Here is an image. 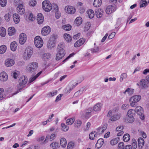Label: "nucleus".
Returning <instances> with one entry per match:
<instances>
[{
	"instance_id": "c85d7f7f",
	"label": "nucleus",
	"mask_w": 149,
	"mask_h": 149,
	"mask_svg": "<svg viewBox=\"0 0 149 149\" xmlns=\"http://www.w3.org/2000/svg\"><path fill=\"white\" fill-rule=\"evenodd\" d=\"M120 117V114H117L112 116L110 118V120L112 121H114L119 119Z\"/></svg>"
},
{
	"instance_id": "f8f14e48",
	"label": "nucleus",
	"mask_w": 149,
	"mask_h": 149,
	"mask_svg": "<svg viewBox=\"0 0 149 149\" xmlns=\"http://www.w3.org/2000/svg\"><path fill=\"white\" fill-rule=\"evenodd\" d=\"M116 10V7L112 5L108 6L106 9L107 14H109L114 12Z\"/></svg>"
},
{
	"instance_id": "473e14b6",
	"label": "nucleus",
	"mask_w": 149,
	"mask_h": 149,
	"mask_svg": "<svg viewBox=\"0 0 149 149\" xmlns=\"http://www.w3.org/2000/svg\"><path fill=\"white\" fill-rule=\"evenodd\" d=\"M15 32V29L13 27H10L8 29V33L10 36L13 35Z\"/></svg>"
},
{
	"instance_id": "f704fd0d",
	"label": "nucleus",
	"mask_w": 149,
	"mask_h": 149,
	"mask_svg": "<svg viewBox=\"0 0 149 149\" xmlns=\"http://www.w3.org/2000/svg\"><path fill=\"white\" fill-rule=\"evenodd\" d=\"M97 136V134L96 132H92L89 135V138L91 140H93L95 139Z\"/></svg>"
},
{
	"instance_id": "9d476101",
	"label": "nucleus",
	"mask_w": 149,
	"mask_h": 149,
	"mask_svg": "<svg viewBox=\"0 0 149 149\" xmlns=\"http://www.w3.org/2000/svg\"><path fill=\"white\" fill-rule=\"evenodd\" d=\"M27 40L26 36L24 33H22L20 34L19 38V42L21 45L24 44L26 42Z\"/></svg>"
},
{
	"instance_id": "393cba45",
	"label": "nucleus",
	"mask_w": 149,
	"mask_h": 149,
	"mask_svg": "<svg viewBox=\"0 0 149 149\" xmlns=\"http://www.w3.org/2000/svg\"><path fill=\"white\" fill-rule=\"evenodd\" d=\"M103 143V139L102 138L100 139L97 140V142L95 145V146L99 149L102 146Z\"/></svg>"
},
{
	"instance_id": "5fc2aeb1",
	"label": "nucleus",
	"mask_w": 149,
	"mask_h": 149,
	"mask_svg": "<svg viewBox=\"0 0 149 149\" xmlns=\"http://www.w3.org/2000/svg\"><path fill=\"white\" fill-rule=\"evenodd\" d=\"M90 26L91 24L89 22L86 23L84 27V31H88L89 29Z\"/></svg>"
},
{
	"instance_id": "412c9836",
	"label": "nucleus",
	"mask_w": 149,
	"mask_h": 149,
	"mask_svg": "<svg viewBox=\"0 0 149 149\" xmlns=\"http://www.w3.org/2000/svg\"><path fill=\"white\" fill-rule=\"evenodd\" d=\"M92 111V108H89L86 111L85 117L86 119H88L91 116V112Z\"/></svg>"
},
{
	"instance_id": "7c9ffc66",
	"label": "nucleus",
	"mask_w": 149,
	"mask_h": 149,
	"mask_svg": "<svg viewBox=\"0 0 149 149\" xmlns=\"http://www.w3.org/2000/svg\"><path fill=\"white\" fill-rule=\"evenodd\" d=\"M101 106L100 104H96L93 107V109L95 111H100L101 109Z\"/></svg>"
},
{
	"instance_id": "49530a36",
	"label": "nucleus",
	"mask_w": 149,
	"mask_h": 149,
	"mask_svg": "<svg viewBox=\"0 0 149 149\" xmlns=\"http://www.w3.org/2000/svg\"><path fill=\"white\" fill-rule=\"evenodd\" d=\"M62 28L66 31H69L71 29V26L68 24L64 25L62 26Z\"/></svg>"
},
{
	"instance_id": "bb28decb",
	"label": "nucleus",
	"mask_w": 149,
	"mask_h": 149,
	"mask_svg": "<svg viewBox=\"0 0 149 149\" xmlns=\"http://www.w3.org/2000/svg\"><path fill=\"white\" fill-rule=\"evenodd\" d=\"M51 57V55L49 53H44L42 55V59L45 61H47Z\"/></svg>"
},
{
	"instance_id": "6e6552de",
	"label": "nucleus",
	"mask_w": 149,
	"mask_h": 149,
	"mask_svg": "<svg viewBox=\"0 0 149 149\" xmlns=\"http://www.w3.org/2000/svg\"><path fill=\"white\" fill-rule=\"evenodd\" d=\"M78 84V83L70 82L65 90V92L66 93H69L70 91H72Z\"/></svg>"
},
{
	"instance_id": "9b49d317",
	"label": "nucleus",
	"mask_w": 149,
	"mask_h": 149,
	"mask_svg": "<svg viewBox=\"0 0 149 149\" xmlns=\"http://www.w3.org/2000/svg\"><path fill=\"white\" fill-rule=\"evenodd\" d=\"M51 31L50 28L49 26H46L44 27L41 31V33L44 36L48 35Z\"/></svg>"
},
{
	"instance_id": "7ed1b4c3",
	"label": "nucleus",
	"mask_w": 149,
	"mask_h": 149,
	"mask_svg": "<svg viewBox=\"0 0 149 149\" xmlns=\"http://www.w3.org/2000/svg\"><path fill=\"white\" fill-rule=\"evenodd\" d=\"M33 53V48L29 47H26L23 56L24 59L28 60L30 59Z\"/></svg>"
},
{
	"instance_id": "c756f323",
	"label": "nucleus",
	"mask_w": 149,
	"mask_h": 149,
	"mask_svg": "<svg viewBox=\"0 0 149 149\" xmlns=\"http://www.w3.org/2000/svg\"><path fill=\"white\" fill-rule=\"evenodd\" d=\"M134 120V118L133 116H127L125 118V122L126 123H132Z\"/></svg>"
},
{
	"instance_id": "8fccbe9b",
	"label": "nucleus",
	"mask_w": 149,
	"mask_h": 149,
	"mask_svg": "<svg viewBox=\"0 0 149 149\" xmlns=\"http://www.w3.org/2000/svg\"><path fill=\"white\" fill-rule=\"evenodd\" d=\"M74 146V143L72 141L70 142L68 144L67 149H72Z\"/></svg>"
},
{
	"instance_id": "f257e3e1",
	"label": "nucleus",
	"mask_w": 149,
	"mask_h": 149,
	"mask_svg": "<svg viewBox=\"0 0 149 149\" xmlns=\"http://www.w3.org/2000/svg\"><path fill=\"white\" fill-rule=\"evenodd\" d=\"M64 44L63 43H59L57 49V53L56 57V59L57 61L61 59L64 56L65 53L64 49Z\"/></svg>"
},
{
	"instance_id": "603ef678",
	"label": "nucleus",
	"mask_w": 149,
	"mask_h": 149,
	"mask_svg": "<svg viewBox=\"0 0 149 149\" xmlns=\"http://www.w3.org/2000/svg\"><path fill=\"white\" fill-rule=\"evenodd\" d=\"M146 4L147 1L146 0H141L140 2V7L145 6Z\"/></svg>"
},
{
	"instance_id": "de8ad7c7",
	"label": "nucleus",
	"mask_w": 149,
	"mask_h": 149,
	"mask_svg": "<svg viewBox=\"0 0 149 149\" xmlns=\"http://www.w3.org/2000/svg\"><path fill=\"white\" fill-rule=\"evenodd\" d=\"M133 89L128 88L123 92V93L125 94L126 93H127L130 95H131L133 93Z\"/></svg>"
},
{
	"instance_id": "a19ab883",
	"label": "nucleus",
	"mask_w": 149,
	"mask_h": 149,
	"mask_svg": "<svg viewBox=\"0 0 149 149\" xmlns=\"http://www.w3.org/2000/svg\"><path fill=\"white\" fill-rule=\"evenodd\" d=\"M50 146L52 148H57L60 147V145L58 143L56 142H54L52 143L50 145Z\"/></svg>"
},
{
	"instance_id": "6ab92c4d",
	"label": "nucleus",
	"mask_w": 149,
	"mask_h": 149,
	"mask_svg": "<svg viewBox=\"0 0 149 149\" xmlns=\"http://www.w3.org/2000/svg\"><path fill=\"white\" fill-rule=\"evenodd\" d=\"M149 84L148 81L145 79H142L140 81V85L142 88L147 87Z\"/></svg>"
},
{
	"instance_id": "1a4fd4ad",
	"label": "nucleus",
	"mask_w": 149,
	"mask_h": 149,
	"mask_svg": "<svg viewBox=\"0 0 149 149\" xmlns=\"http://www.w3.org/2000/svg\"><path fill=\"white\" fill-rule=\"evenodd\" d=\"M135 112L137 113L141 117H140V118L143 120V108L140 106H138L136 107L135 110Z\"/></svg>"
},
{
	"instance_id": "0eeeda50",
	"label": "nucleus",
	"mask_w": 149,
	"mask_h": 149,
	"mask_svg": "<svg viewBox=\"0 0 149 149\" xmlns=\"http://www.w3.org/2000/svg\"><path fill=\"white\" fill-rule=\"evenodd\" d=\"M38 66L36 62H33L28 65L27 67V70L29 72H33L36 70Z\"/></svg>"
},
{
	"instance_id": "a18cd8bd",
	"label": "nucleus",
	"mask_w": 149,
	"mask_h": 149,
	"mask_svg": "<svg viewBox=\"0 0 149 149\" xmlns=\"http://www.w3.org/2000/svg\"><path fill=\"white\" fill-rule=\"evenodd\" d=\"M14 3L15 6H17L23 4V2L21 0H15L14 1Z\"/></svg>"
},
{
	"instance_id": "864d4df0",
	"label": "nucleus",
	"mask_w": 149,
	"mask_h": 149,
	"mask_svg": "<svg viewBox=\"0 0 149 149\" xmlns=\"http://www.w3.org/2000/svg\"><path fill=\"white\" fill-rule=\"evenodd\" d=\"M118 142V141L117 139H114L110 141V143L111 145L113 146L117 144Z\"/></svg>"
},
{
	"instance_id": "4c0bfd02",
	"label": "nucleus",
	"mask_w": 149,
	"mask_h": 149,
	"mask_svg": "<svg viewBox=\"0 0 149 149\" xmlns=\"http://www.w3.org/2000/svg\"><path fill=\"white\" fill-rule=\"evenodd\" d=\"M61 126L62 127V130L64 132L67 131L69 128V127L66 125L65 123H62L61 124Z\"/></svg>"
},
{
	"instance_id": "2f4dec72",
	"label": "nucleus",
	"mask_w": 149,
	"mask_h": 149,
	"mask_svg": "<svg viewBox=\"0 0 149 149\" xmlns=\"http://www.w3.org/2000/svg\"><path fill=\"white\" fill-rule=\"evenodd\" d=\"M102 3V0H94L93 5L96 7L100 6Z\"/></svg>"
},
{
	"instance_id": "aec40b11",
	"label": "nucleus",
	"mask_w": 149,
	"mask_h": 149,
	"mask_svg": "<svg viewBox=\"0 0 149 149\" xmlns=\"http://www.w3.org/2000/svg\"><path fill=\"white\" fill-rule=\"evenodd\" d=\"M44 20V17L42 15L39 13L37 15V20L39 24H42Z\"/></svg>"
},
{
	"instance_id": "6e6d98bb",
	"label": "nucleus",
	"mask_w": 149,
	"mask_h": 149,
	"mask_svg": "<svg viewBox=\"0 0 149 149\" xmlns=\"http://www.w3.org/2000/svg\"><path fill=\"white\" fill-rule=\"evenodd\" d=\"M4 18L7 22H9L10 20L11 16L10 14L8 13L5 15Z\"/></svg>"
},
{
	"instance_id": "58836bf2",
	"label": "nucleus",
	"mask_w": 149,
	"mask_h": 149,
	"mask_svg": "<svg viewBox=\"0 0 149 149\" xmlns=\"http://www.w3.org/2000/svg\"><path fill=\"white\" fill-rule=\"evenodd\" d=\"M89 17L90 18H92L94 16L95 14L93 11L92 10H89L87 11Z\"/></svg>"
},
{
	"instance_id": "052dcab7",
	"label": "nucleus",
	"mask_w": 149,
	"mask_h": 149,
	"mask_svg": "<svg viewBox=\"0 0 149 149\" xmlns=\"http://www.w3.org/2000/svg\"><path fill=\"white\" fill-rule=\"evenodd\" d=\"M36 3V2L35 0H31L29 2V4L30 6H34Z\"/></svg>"
},
{
	"instance_id": "4468645a",
	"label": "nucleus",
	"mask_w": 149,
	"mask_h": 149,
	"mask_svg": "<svg viewBox=\"0 0 149 149\" xmlns=\"http://www.w3.org/2000/svg\"><path fill=\"white\" fill-rule=\"evenodd\" d=\"M8 79L7 74L5 72H2L0 73V80L5 81Z\"/></svg>"
},
{
	"instance_id": "c03bdc74",
	"label": "nucleus",
	"mask_w": 149,
	"mask_h": 149,
	"mask_svg": "<svg viewBox=\"0 0 149 149\" xmlns=\"http://www.w3.org/2000/svg\"><path fill=\"white\" fill-rule=\"evenodd\" d=\"M75 119L74 118H71L68 119L66 120V123L68 125H71L74 122Z\"/></svg>"
},
{
	"instance_id": "a211bd4d",
	"label": "nucleus",
	"mask_w": 149,
	"mask_h": 149,
	"mask_svg": "<svg viewBox=\"0 0 149 149\" xmlns=\"http://www.w3.org/2000/svg\"><path fill=\"white\" fill-rule=\"evenodd\" d=\"M55 45L54 38H50L47 43V46L49 48H51L55 47Z\"/></svg>"
},
{
	"instance_id": "20e7f679",
	"label": "nucleus",
	"mask_w": 149,
	"mask_h": 149,
	"mask_svg": "<svg viewBox=\"0 0 149 149\" xmlns=\"http://www.w3.org/2000/svg\"><path fill=\"white\" fill-rule=\"evenodd\" d=\"M141 97L140 95H136L131 97L130 99V105L132 107L135 106V104L141 99Z\"/></svg>"
},
{
	"instance_id": "ddd939ff",
	"label": "nucleus",
	"mask_w": 149,
	"mask_h": 149,
	"mask_svg": "<svg viewBox=\"0 0 149 149\" xmlns=\"http://www.w3.org/2000/svg\"><path fill=\"white\" fill-rule=\"evenodd\" d=\"M65 10L67 13L70 14H74L75 11V8L71 6H66Z\"/></svg>"
},
{
	"instance_id": "dca6fc26",
	"label": "nucleus",
	"mask_w": 149,
	"mask_h": 149,
	"mask_svg": "<svg viewBox=\"0 0 149 149\" xmlns=\"http://www.w3.org/2000/svg\"><path fill=\"white\" fill-rule=\"evenodd\" d=\"M15 63V61L13 59H8L5 61V64L7 67H10L13 66Z\"/></svg>"
},
{
	"instance_id": "ea45409f",
	"label": "nucleus",
	"mask_w": 149,
	"mask_h": 149,
	"mask_svg": "<svg viewBox=\"0 0 149 149\" xmlns=\"http://www.w3.org/2000/svg\"><path fill=\"white\" fill-rule=\"evenodd\" d=\"M6 31L5 28L3 27L0 28V35L2 37H4L6 35Z\"/></svg>"
},
{
	"instance_id": "774afa93",
	"label": "nucleus",
	"mask_w": 149,
	"mask_h": 149,
	"mask_svg": "<svg viewBox=\"0 0 149 149\" xmlns=\"http://www.w3.org/2000/svg\"><path fill=\"white\" fill-rule=\"evenodd\" d=\"M57 93V91H55L54 92L52 93L50 92L49 93L48 95L50 97H53L54 95H56Z\"/></svg>"
},
{
	"instance_id": "4be33fe9",
	"label": "nucleus",
	"mask_w": 149,
	"mask_h": 149,
	"mask_svg": "<svg viewBox=\"0 0 149 149\" xmlns=\"http://www.w3.org/2000/svg\"><path fill=\"white\" fill-rule=\"evenodd\" d=\"M42 71H41L39 72L35 76H32L30 78L29 80V83H31V82H33L34 80H36V79L42 73Z\"/></svg>"
},
{
	"instance_id": "3c124183",
	"label": "nucleus",
	"mask_w": 149,
	"mask_h": 149,
	"mask_svg": "<svg viewBox=\"0 0 149 149\" xmlns=\"http://www.w3.org/2000/svg\"><path fill=\"white\" fill-rule=\"evenodd\" d=\"M135 110H133L132 109H130L129 110L127 113V115L128 116H133V115L134 113Z\"/></svg>"
},
{
	"instance_id": "bf43d9fd",
	"label": "nucleus",
	"mask_w": 149,
	"mask_h": 149,
	"mask_svg": "<svg viewBox=\"0 0 149 149\" xmlns=\"http://www.w3.org/2000/svg\"><path fill=\"white\" fill-rule=\"evenodd\" d=\"M124 143L123 142H120L118 144V149H124L125 148Z\"/></svg>"
},
{
	"instance_id": "39448f33",
	"label": "nucleus",
	"mask_w": 149,
	"mask_h": 149,
	"mask_svg": "<svg viewBox=\"0 0 149 149\" xmlns=\"http://www.w3.org/2000/svg\"><path fill=\"white\" fill-rule=\"evenodd\" d=\"M34 43L35 46L38 48L41 47L43 44L42 38L40 36H36L34 39Z\"/></svg>"
},
{
	"instance_id": "f3484780",
	"label": "nucleus",
	"mask_w": 149,
	"mask_h": 149,
	"mask_svg": "<svg viewBox=\"0 0 149 149\" xmlns=\"http://www.w3.org/2000/svg\"><path fill=\"white\" fill-rule=\"evenodd\" d=\"M85 41V39L84 38H81L74 43V46L75 47H79L83 45Z\"/></svg>"
},
{
	"instance_id": "4d7b16f0",
	"label": "nucleus",
	"mask_w": 149,
	"mask_h": 149,
	"mask_svg": "<svg viewBox=\"0 0 149 149\" xmlns=\"http://www.w3.org/2000/svg\"><path fill=\"white\" fill-rule=\"evenodd\" d=\"M7 3L6 0H0V4L2 7H5Z\"/></svg>"
},
{
	"instance_id": "13d9d810",
	"label": "nucleus",
	"mask_w": 149,
	"mask_h": 149,
	"mask_svg": "<svg viewBox=\"0 0 149 149\" xmlns=\"http://www.w3.org/2000/svg\"><path fill=\"white\" fill-rule=\"evenodd\" d=\"M91 51L93 53H97L99 52V49L98 47H95L91 49Z\"/></svg>"
},
{
	"instance_id": "c9c22d12",
	"label": "nucleus",
	"mask_w": 149,
	"mask_h": 149,
	"mask_svg": "<svg viewBox=\"0 0 149 149\" xmlns=\"http://www.w3.org/2000/svg\"><path fill=\"white\" fill-rule=\"evenodd\" d=\"M64 38L66 41L68 42H70L71 41V37L69 34L65 33L64 35Z\"/></svg>"
},
{
	"instance_id": "b1692460",
	"label": "nucleus",
	"mask_w": 149,
	"mask_h": 149,
	"mask_svg": "<svg viewBox=\"0 0 149 149\" xmlns=\"http://www.w3.org/2000/svg\"><path fill=\"white\" fill-rule=\"evenodd\" d=\"M13 19L16 24L18 23L20 21V17L19 15L16 13L14 14L13 15Z\"/></svg>"
},
{
	"instance_id": "69168bd1",
	"label": "nucleus",
	"mask_w": 149,
	"mask_h": 149,
	"mask_svg": "<svg viewBox=\"0 0 149 149\" xmlns=\"http://www.w3.org/2000/svg\"><path fill=\"white\" fill-rule=\"evenodd\" d=\"M116 33L115 32H113L110 34L108 36L109 39H111L113 38L115 36Z\"/></svg>"
},
{
	"instance_id": "423d86ee",
	"label": "nucleus",
	"mask_w": 149,
	"mask_h": 149,
	"mask_svg": "<svg viewBox=\"0 0 149 149\" xmlns=\"http://www.w3.org/2000/svg\"><path fill=\"white\" fill-rule=\"evenodd\" d=\"M43 9L47 12L50 11L52 9L51 5L48 1H45L42 3Z\"/></svg>"
},
{
	"instance_id": "5701e85b",
	"label": "nucleus",
	"mask_w": 149,
	"mask_h": 149,
	"mask_svg": "<svg viewBox=\"0 0 149 149\" xmlns=\"http://www.w3.org/2000/svg\"><path fill=\"white\" fill-rule=\"evenodd\" d=\"M139 147L140 148H141L143 146L144 144V140L142 138H139L138 140Z\"/></svg>"
},
{
	"instance_id": "09e8293b",
	"label": "nucleus",
	"mask_w": 149,
	"mask_h": 149,
	"mask_svg": "<svg viewBox=\"0 0 149 149\" xmlns=\"http://www.w3.org/2000/svg\"><path fill=\"white\" fill-rule=\"evenodd\" d=\"M127 75L126 73H124L122 74L120 76V82H122L123 79H125L127 77Z\"/></svg>"
},
{
	"instance_id": "a878e982",
	"label": "nucleus",
	"mask_w": 149,
	"mask_h": 149,
	"mask_svg": "<svg viewBox=\"0 0 149 149\" xmlns=\"http://www.w3.org/2000/svg\"><path fill=\"white\" fill-rule=\"evenodd\" d=\"M17 43L15 41H13L10 44V47L11 49L13 51H15L17 49Z\"/></svg>"
},
{
	"instance_id": "680f3d73",
	"label": "nucleus",
	"mask_w": 149,
	"mask_h": 149,
	"mask_svg": "<svg viewBox=\"0 0 149 149\" xmlns=\"http://www.w3.org/2000/svg\"><path fill=\"white\" fill-rule=\"evenodd\" d=\"M132 148L133 149H135L137 146V144L135 140L133 141V142L132 143Z\"/></svg>"
},
{
	"instance_id": "cd10ccee",
	"label": "nucleus",
	"mask_w": 149,
	"mask_h": 149,
	"mask_svg": "<svg viewBox=\"0 0 149 149\" xmlns=\"http://www.w3.org/2000/svg\"><path fill=\"white\" fill-rule=\"evenodd\" d=\"M103 11L101 9L97 10L95 12V15L98 18H100L102 17L103 15Z\"/></svg>"
},
{
	"instance_id": "f03ea898",
	"label": "nucleus",
	"mask_w": 149,
	"mask_h": 149,
	"mask_svg": "<svg viewBox=\"0 0 149 149\" xmlns=\"http://www.w3.org/2000/svg\"><path fill=\"white\" fill-rule=\"evenodd\" d=\"M27 77L23 76L20 77L19 80V84L17 85V90L20 91L25 86L27 81Z\"/></svg>"
},
{
	"instance_id": "79ce46f5",
	"label": "nucleus",
	"mask_w": 149,
	"mask_h": 149,
	"mask_svg": "<svg viewBox=\"0 0 149 149\" xmlns=\"http://www.w3.org/2000/svg\"><path fill=\"white\" fill-rule=\"evenodd\" d=\"M130 139V136L128 134H125L123 137V141L126 142H128Z\"/></svg>"
},
{
	"instance_id": "e433bc0d",
	"label": "nucleus",
	"mask_w": 149,
	"mask_h": 149,
	"mask_svg": "<svg viewBox=\"0 0 149 149\" xmlns=\"http://www.w3.org/2000/svg\"><path fill=\"white\" fill-rule=\"evenodd\" d=\"M75 22L77 26L80 25L82 22V19L81 17H78L75 19Z\"/></svg>"
},
{
	"instance_id": "338daca9",
	"label": "nucleus",
	"mask_w": 149,
	"mask_h": 149,
	"mask_svg": "<svg viewBox=\"0 0 149 149\" xmlns=\"http://www.w3.org/2000/svg\"><path fill=\"white\" fill-rule=\"evenodd\" d=\"M85 11V9L83 7L81 6L79 8V11L81 13H83Z\"/></svg>"
},
{
	"instance_id": "37998d69",
	"label": "nucleus",
	"mask_w": 149,
	"mask_h": 149,
	"mask_svg": "<svg viewBox=\"0 0 149 149\" xmlns=\"http://www.w3.org/2000/svg\"><path fill=\"white\" fill-rule=\"evenodd\" d=\"M7 49L6 47L4 45L0 46V54H3L6 51Z\"/></svg>"
},
{
	"instance_id": "e2e57ef3",
	"label": "nucleus",
	"mask_w": 149,
	"mask_h": 149,
	"mask_svg": "<svg viewBox=\"0 0 149 149\" xmlns=\"http://www.w3.org/2000/svg\"><path fill=\"white\" fill-rule=\"evenodd\" d=\"M82 93V91L81 90H79L77 92H75L74 94V96L75 97L78 96L79 95H80Z\"/></svg>"
},
{
	"instance_id": "2eb2a0df",
	"label": "nucleus",
	"mask_w": 149,
	"mask_h": 149,
	"mask_svg": "<svg viewBox=\"0 0 149 149\" xmlns=\"http://www.w3.org/2000/svg\"><path fill=\"white\" fill-rule=\"evenodd\" d=\"M17 11L19 14L22 15L24 13L25 10L23 4L17 6Z\"/></svg>"
},
{
	"instance_id": "0e129e2a",
	"label": "nucleus",
	"mask_w": 149,
	"mask_h": 149,
	"mask_svg": "<svg viewBox=\"0 0 149 149\" xmlns=\"http://www.w3.org/2000/svg\"><path fill=\"white\" fill-rule=\"evenodd\" d=\"M81 123L82 122L81 120H78L75 123V126L77 127H79L80 126Z\"/></svg>"
},
{
	"instance_id": "72a5a7b5",
	"label": "nucleus",
	"mask_w": 149,
	"mask_h": 149,
	"mask_svg": "<svg viewBox=\"0 0 149 149\" xmlns=\"http://www.w3.org/2000/svg\"><path fill=\"white\" fill-rule=\"evenodd\" d=\"M61 146L63 148H65L67 144V141L66 139L64 138H62L60 141Z\"/></svg>"
}]
</instances>
